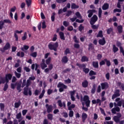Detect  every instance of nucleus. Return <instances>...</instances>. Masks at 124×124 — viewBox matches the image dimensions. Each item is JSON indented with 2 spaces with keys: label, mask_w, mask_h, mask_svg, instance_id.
I'll list each match as a JSON object with an SVG mask.
<instances>
[{
  "label": "nucleus",
  "mask_w": 124,
  "mask_h": 124,
  "mask_svg": "<svg viewBox=\"0 0 124 124\" xmlns=\"http://www.w3.org/2000/svg\"><path fill=\"white\" fill-rule=\"evenodd\" d=\"M115 102L117 103H114V107H117V106H119V107H123L124 108V100H121V98H117L115 99Z\"/></svg>",
  "instance_id": "2"
},
{
  "label": "nucleus",
  "mask_w": 124,
  "mask_h": 124,
  "mask_svg": "<svg viewBox=\"0 0 124 124\" xmlns=\"http://www.w3.org/2000/svg\"><path fill=\"white\" fill-rule=\"evenodd\" d=\"M27 5L29 7L31 4V0H26Z\"/></svg>",
  "instance_id": "44"
},
{
  "label": "nucleus",
  "mask_w": 124,
  "mask_h": 124,
  "mask_svg": "<svg viewBox=\"0 0 124 124\" xmlns=\"http://www.w3.org/2000/svg\"><path fill=\"white\" fill-rule=\"evenodd\" d=\"M40 65L42 69H45L47 67V64L45 63V60L42 59Z\"/></svg>",
  "instance_id": "12"
},
{
  "label": "nucleus",
  "mask_w": 124,
  "mask_h": 124,
  "mask_svg": "<svg viewBox=\"0 0 124 124\" xmlns=\"http://www.w3.org/2000/svg\"><path fill=\"white\" fill-rule=\"evenodd\" d=\"M117 30L119 33H122L123 32V26L122 25L118 26L117 27Z\"/></svg>",
  "instance_id": "29"
},
{
  "label": "nucleus",
  "mask_w": 124,
  "mask_h": 124,
  "mask_svg": "<svg viewBox=\"0 0 124 124\" xmlns=\"http://www.w3.org/2000/svg\"><path fill=\"white\" fill-rule=\"evenodd\" d=\"M70 50H69V48H66L64 52L65 55H67V54H70Z\"/></svg>",
  "instance_id": "58"
},
{
  "label": "nucleus",
  "mask_w": 124,
  "mask_h": 124,
  "mask_svg": "<svg viewBox=\"0 0 124 124\" xmlns=\"http://www.w3.org/2000/svg\"><path fill=\"white\" fill-rule=\"evenodd\" d=\"M42 29H46V22L45 21H44L42 22Z\"/></svg>",
  "instance_id": "59"
},
{
  "label": "nucleus",
  "mask_w": 124,
  "mask_h": 124,
  "mask_svg": "<svg viewBox=\"0 0 124 124\" xmlns=\"http://www.w3.org/2000/svg\"><path fill=\"white\" fill-rule=\"evenodd\" d=\"M15 75L16 78H17L18 79H20V78H21L20 73H18L16 71H15Z\"/></svg>",
  "instance_id": "30"
},
{
  "label": "nucleus",
  "mask_w": 124,
  "mask_h": 124,
  "mask_svg": "<svg viewBox=\"0 0 124 124\" xmlns=\"http://www.w3.org/2000/svg\"><path fill=\"white\" fill-rule=\"evenodd\" d=\"M103 32L102 31H100L97 35V37H103V34H102Z\"/></svg>",
  "instance_id": "37"
},
{
  "label": "nucleus",
  "mask_w": 124,
  "mask_h": 124,
  "mask_svg": "<svg viewBox=\"0 0 124 124\" xmlns=\"http://www.w3.org/2000/svg\"><path fill=\"white\" fill-rule=\"evenodd\" d=\"M57 87L59 88V92L60 93H62L64 91V89H67V86L64 85L62 82H59L57 85Z\"/></svg>",
  "instance_id": "4"
},
{
  "label": "nucleus",
  "mask_w": 124,
  "mask_h": 124,
  "mask_svg": "<svg viewBox=\"0 0 124 124\" xmlns=\"http://www.w3.org/2000/svg\"><path fill=\"white\" fill-rule=\"evenodd\" d=\"M6 23L7 24H11L12 22L10 19H4L3 21H0V30H2L3 28V26H4V23Z\"/></svg>",
  "instance_id": "5"
},
{
  "label": "nucleus",
  "mask_w": 124,
  "mask_h": 124,
  "mask_svg": "<svg viewBox=\"0 0 124 124\" xmlns=\"http://www.w3.org/2000/svg\"><path fill=\"white\" fill-rule=\"evenodd\" d=\"M67 0H56V1L58 2V3H63V2H65Z\"/></svg>",
  "instance_id": "45"
},
{
  "label": "nucleus",
  "mask_w": 124,
  "mask_h": 124,
  "mask_svg": "<svg viewBox=\"0 0 124 124\" xmlns=\"http://www.w3.org/2000/svg\"><path fill=\"white\" fill-rule=\"evenodd\" d=\"M28 91H29V87H27L26 86L24 87L23 92V94H24V95H28Z\"/></svg>",
  "instance_id": "25"
},
{
  "label": "nucleus",
  "mask_w": 124,
  "mask_h": 124,
  "mask_svg": "<svg viewBox=\"0 0 124 124\" xmlns=\"http://www.w3.org/2000/svg\"><path fill=\"white\" fill-rule=\"evenodd\" d=\"M101 86L102 90H105V89H107L108 87V83L107 82L101 83Z\"/></svg>",
  "instance_id": "15"
},
{
  "label": "nucleus",
  "mask_w": 124,
  "mask_h": 124,
  "mask_svg": "<svg viewBox=\"0 0 124 124\" xmlns=\"http://www.w3.org/2000/svg\"><path fill=\"white\" fill-rule=\"evenodd\" d=\"M120 90H116L114 93V94L112 96V99H115L116 97H118V96H120Z\"/></svg>",
  "instance_id": "11"
},
{
  "label": "nucleus",
  "mask_w": 124,
  "mask_h": 124,
  "mask_svg": "<svg viewBox=\"0 0 124 124\" xmlns=\"http://www.w3.org/2000/svg\"><path fill=\"white\" fill-rule=\"evenodd\" d=\"M71 7L72 9H77L79 8V6L76 5V4H75L74 3H72L71 4Z\"/></svg>",
  "instance_id": "23"
},
{
  "label": "nucleus",
  "mask_w": 124,
  "mask_h": 124,
  "mask_svg": "<svg viewBox=\"0 0 124 124\" xmlns=\"http://www.w3.org/2000/svg\"><path fill=\"white\" fill-rule=\"evenodd\" d=\"M12 78V75L8 74L6 75L5 78L0 77V84L7 83L9 82V80H11Z\"/></svg>",
  "instance_id": "1"
},
{
  "label": "nucleus",
  "mask_w": 124,
  "mask_h": 124,
  "mask_svg": "<svg viewBox=\"0 0 124 124\" xmlns=\"http://www.w3.org/2000/svg\"><path fill=\"white\" fill-rule=\"evenodd\" d=\"M120 110L121 109H120V108H119V107H116L111 109V112L112 114H116V112H120Z\"/></svg>",
  "instance_id": "13"
},
{
  "label": "nucleus",
  "mask_w": 124,
  "mask_h": 124,
  "mask_svg": "<svg viewBox=\"0 0 124 124\" xmlns=\"http://www.w3.org/2000/svg\"><path fill=\"white\" fill-rule=\"evenodd\" d=\"M58 105L60 107H63L65 108V102H63L62 103V100H59L58 101Z\"/></svg>",
  "instance_id": "17"
},
{
  "label": "nucleus",
  "mask_w": 124,
  "mask_h": 124,
  "mask_svg": "<svg viewBox=\"0 0 124 124\" xmlns=\"http://www.w3.org/2000/svg\"><path fill=\"white\" fill-rule=\"evenodd\" d=\"M21 101H19L18 102H16L15 103V108H19L21 106Z\"/></svg>",
  "instance_id": "28"
},
{
  "label": "nucleus",
  "mask_w": 124,
  "mask_h": 124,
  "mask_svg": "<svg viewBox=\"0 0 124 124\" xmlns=\"http://www.w3.org/2000/svg\"><path fill=\"white\" fill-rule=\"evenodd\" d=\"M31 81L30 79H27L26 87L29 88L31 86Z\"/></svg>",
  "instance_id": "41"
},
{
  "label": "nucleus",
  "mask_w": 124,
  "mask_h": 124,
  "mask_svg": "<svg viewBox=\"0 0 124 124\" xmlns=\"http://www.w3.org/2000/svg\"><path fill=\"white\" fill-rule=\"evenodd\" d=\"M31 57H33V58H36V56H37V52H33L31 54Z\"/></svg>",
  "instance_id": "46"
},
{
  "label": "nucleus",
  "mask_w": 124,
  "mask_h": 124,
  "mask_svg": "<svg viewBox=\"0 0 124 124\" xmlns=\"http://www.w3.org/2000/svg\"><path fill=\"white\" fill-rule=\"evenodd\" d=\"M16 118L18 120V122L20 123L21 120H23V117H22V113L21 112L18 113L16 116Z\"/></svg>",
  "instance_id": "16"
},
{
  "label": "nucleus",
  "mask_w": 124,
  "mask_h": 124,
  "mask_svg": "<svg viewBox=\"0 0 124 124\" xmlns=\"http://www.w3.org/2000/svg\"><path fill=\"white\" fill-rule=\"evenodd\" d=\"M51 62V57H49L46 60V64H49Z\"/></svg>",
  "instance_id": "61"
},
{
  "label": "nucleus",
  "mask_w": 124,
  "mask_h": 124,
  "mask_svg": "<svg viewBox=\"0 0 124 124\" xmlns=\"http://www.w3.org/2000/svg\"><path fill=\"white\" fill-rule=\"evenodd\" d=\"M87 13L89 14H88V17L89 18H91L93 15V14L92 13L91 11L90 10L88 11Z\"/></svg>",
  "instance_id": "50"
},
{
  "label": "nucleus",
  "mask_w": 124,
  "mask_h": 124,
  "mask_svg": "<svg viewBox=\"0 0 124 124\" xmlns=\"http://www.w3.org/2000/svg\"><path fill=\"white\" fill-rule=\"evenodd\" d=\"M22 84V79L20 80V82H16V90L18 91V93H21L22 89H21V85Z\"/></svg>",
  "instance_id": "10"
},
{
  "label": "nucleus",
  "mask_w": 124,
  "mask_h": 124,
  "mask_svg": "<svg viewBox=\"0 0 124 124\" xmlns=\"http://www.w3.org/2000/svg\"><path fill=\"white\" fill-rule=\"evenodd\" d=\"M49 121H48V120L47 119H44L43 121V124H48Z\"/></svg>",
  "instance_id": "64"
},
{
  "label": "nucleus",
  "mask_w": 124,
  "mask_h": 124,
  "mask_svg": "<svg viewBox=\"0 0 124 124\" xmlns=\"http://www.w3.org/2000/svg\"><path fill=\"white\" fill-rule=\"evenodd\" d=\"M56 15V14L55 13H53L52 14V16L51 17V21L52 22H54L55 21V16Z\"/></svg>",
  "instance_id": "53"
},
{
  "label": "nucleus",
  "mask_w": 124,
  "mask_h": 124,
  "mask_svg": "<svg viewBox=\"0 0 124 124\" xmlns=\"http://www.w3.org/2000/svg\"><path fill=\"white\" fill-rule=\"evenodd\" d=\"M88 85H89V82L87 80H84L82 83V86L83 88H87L88 87Z\"/></svg>",
  "instance_id": "22"
},
{
  "label": "nucleus",
  "mask_w": 124,
  "mask_h": 124,
  "mask_svg": "<svg viewBox=\"0 0 124 124\" xmlns=\"http://www.w3.org/2000/svg\"><path fill=\"white\" fill-rule=\"evenodd\" d=\"M83 71L86 74H88V73H89V72H90V69L85 67V69H83Z\"/></svg>",
  "instance_id": "43"
},
{
  "label": "nucleus",
  "mask_w": 124,
  "mask_h": 124,
  "mask_svg": "<svg viewBox=\"0 0 124 124\" xmlns=\"http://www.w3.org/2000/svg\"><path fill=\"white\" fill-rule=\"evenodd\" d=\"M76 65H77V66H78L80 69H83V70L85 69V67H86L87 66V64H79L78 63L76 64Z\"/></svg>",
  "instance_id": "14"
},
{
  "label": "nucleus",
  "mask_w": 124,
  "mask_h": 124,
  "mask_svg": "<svg viewBox=\"0 0 124 124\" xmlns=\"http://www.w3.org/2000/svg\"><path fill=\"white\" fill-rule=\"evenodd\" d=\"M120 52H121V53H122L123 56H124V48H123V47L120 46Z\"/></svg>",
  "instance_id": "63"
},
{
  "label": "nucleus",
  "mask_w": 124,
  "mask_h": 124,
  "mask_svg": "<svg viewBox=\"0 0 124 124\" xmlns=\"http://www.w3.org/2000/svg\"><path fill=\"white\" fill-rule=\"evenodd\" d=\"M101 14H102V10L101 8H99L98 9V17L101 18Z\"/></svg>",
  "instance_id": "38"
},
{
  "label": "nucleus",
  "mask_w": 124,
  "mask_h": 124,
  "mask_svg": "<svg viewBox=\"0 0 124 124\" xmlns=\"http://www.w3.org/2000/svg\"><path fill=\"white\" fill-rule=\"evenodd\" d=\"M7 89H8V84H7V83H6L4 85L3 91H4V92H5L6 91V90H7Z\"/></svg>",
  "instance_id": "60"
},
{
  "label": "nucleus",
  "mask_w": 124,
  "mask_h": 124,
  "mask_svg": "<svg viewBox=\"0 0 124 124\" xmlns=\"http://www.w3.org/2000/svg\"><path fill=\"white\" fill-rule=\"evenodd\" d=\"M64 81L65 83H66V84H70V83H71V80L69 78L64 80Z\"/></svg>",
  "instance_id": "57"
},
{
  "label": "nucleus",
  "mask_w": 124,
  "mask_h": 124,
  "mask_svg": "<svg viewBox=\"0 0 124 124\" xmlns=\"http://www.w3.org/2000/svg\"><path fill=\"white\" fill-rule=\"evenodd\" d=\"M87 118H88V115L86 113H83L82 114V120L83 123H85Z\"/></svg>",
  "instance_id": "18"
},
{
  "label": "nucleus",
  "mask_w": 124,
  "mask_h": 124,
  "mask_svg": "<svg viewBox=\"0 0 124 124\" xmlns=\"http://www.w3.org/2000/svg\"><path fill=\"white\" fill-rule=\"evenodd\" d=\"M41 92V90H36L34 92V94L36 95H38V94L40 93Z\"/></svg>",
  "instance_id": "49"
},
{
  "label": "nucleus",
  "mask_w": 124,
  "mask_h": 124,
  "mask_svg": "<svg viewBox=\"0 0 124 124\" xmlns=\"http://www.w3.org/2000/svg\"><path fill=\"white\" fill-rule=\"evenodd\" d=\"M75 108V105L72 104L71 106L68 107V110H71L72 108Z\"/></svg>",
  "instance_id": "56"
},
{
  "label": "nucleus",
  "mask_w": 124,
  "mask_h": 124,
  "mask_svg": "<svg viewBox=\"0 0 124 124\" xmlns=\"http://www.w3.org/2000/svg\"><path fill=\"white\" fill-rule=\"evenodd\" d=\"M59 35H60V38H61V39H62V40H65V38H64V34L63 33V32H60L59 33Z\"/></svg>",
  "instance_id": "31"
},
{
  "label": "nucleus",
  "mask_w": 124,
  "mask_h": 124,
  "mask_svg": "<svg viewBox=\"0 0 124 124\" xmlns=\"http://www.w3.org/2000/svg\"><path fill=\"white\" fill-rule=\"evenodd\" d=\"M92 64L95 68H98V62H93Z\"/></svg>",
  "instance_id": "26"
},
{
  "label": "nucleus",
  "mask_w": 124,
  "mask_h": 124,
  "mask_svg": "<svg viewBox=\"0 0 124 124\" xmlns=\"http://www.w3.org/2000/svg\"><path fill=\"white\" fill-rule=\"evenodd\" d=\"M8 49H10V44H9V43H7L4 47L3 48L0 49V51L1 52H2V53H4V51L6 50H8Z\"/></svg>",
  "instance_id": "9"
},
{
  "label": "nucleus",
  "mask_w": 124,
  "mask_h": 124,
  "mask_svg": "<svg viewBox=\"0 0 124 124\" xmlns=\"http://www.w3.org/2000/svg\"><path fill=\"white\" fill-rule=\"evenodd\" d=\"M118 87H121L123 91H124V84H122L121 82L117 83Z\"/></svg>",
  "instance_id": "34"
},
{
  "label": "nucleus",
  "mask_w": 124,
  "mask_h": 124,
  "mask_svg": "<svg viewBox=\"0 0 124 124\" xmlns=\"http://www.w3.org/2000/svg\"><path fill=\"white\" fill-rule=\"evenodd\" d=\"M106 43V41H105V38H103L102 39H100L99 41V44L100 45L103 46Z\"/></svg>",
  "instance_id": "20"
},
{
  "label": "nucleus",
  "mask_w": 124,
  "mask_h": 124,
  "mask_svg": "<svg viewBox=\"0 0 124 124\" xmlns=\"http://www.w3.org/2000/svg\"><path fill=\"white\" fill-rule=\"evenodd\" d=\"M81 62H88L89 59L86 56H83L81 60Z\"/></svg>",
  "instance_id": "35"
},
{
  "label": "nucleus",
  "mask_w": 124,
  "mask_h": 124,
  "mask_svg": "<svg viewBox=\"0 0 124 124\" xmlns=\"http://www.w3.org/2000/svg\"><path fill=\"white\" fill-rule=\"evenodd\" d=\"M25 86H27V80L25 79H23V82L22 83L21 87L24 88V87H25Z\"/></svg>",
  "instance_id": "39"
},
{
  "label": "nucleus",
  "mask_w": 124,
  "mask_h": 124,
  "mask_svg": "<svg viewBox=\"0 0 124 124\" xmlns=\"http://www.w3.org/2000/svg\"><path fill=\"white\" fill-rule=\"evenodd\" d=\"M83 101L85 102V104L87 107H90V104L91 103V101L90 100V97L89 96L86 95L83 97Z\"/></svg>",
  "instance_id": "6"
},
{
  "label": "nucleus",
  "mask_w": 124,
  "mask_h": 124,
  "mask_svg": "<svg viewBox=\"0 0 124 124\" xmlns=\"http://www.w3.org/2000/svg\"><path fill=\"white\" fill-rule=\"evenodd\" d=\"M117 116H114L113 117V121L115 122V123H119L120 122V118L122 117V114L120 113H117Z\"/></svg>",
  "instance_id": "7"
},
{
  "label": "nucleus",
  "mask_w": 124,
  "mask_h": 124,
  "mask_svg": "<svg viewBox=\"0 0 124 124\" xmlns=\"http://www.w3.org/2000/svg\"><path fill=\"white\" fill-rule=\"evenodd\" d=\"M29 48H30V46L25 45L23 46V47L21 48V50L24 52L25 50H28Z\"/></svg>",
  "instance_id": "40"
},
{
  "label": "nucleus",
  "mask_w": 124,
  "mask_h": 124,
  "mask_svg": "<svg viewBox=\"0 0 124 124\" xmlns=\"http://www.w3.org/2000/svg\"><path fill=\"white\" fill-rule=\"evenodd\" d=\"M48 47L49 50H53L56 52L58 47H59V43H58V42H56L53 44L52 43H50L48 45Z\"/></svg>",
  "instance_id": "3"
},
{
  "label": "nucleus",
  "mask_w": 124,
  "mask_h": 124,
  "mask_svg": "<svg viewBox=\"0 0 124 124\" xmlns=\"http://www.w3.org/2000/svg\"><path fill=\"white\" fill-rule=\"evenodd\" d=\"M74 40L76 43H79V39H77L76 36H74Z\"/></svg>",
  "instance_id": "55"
},
{
  "label": "nucleus",
  "mask_w": 124,
  "mask_h": 124,
  "mask_svg": "<svg viewBox=\"0 0 124 124\" xmlns=\"http://www.w3.org/2000/svg\"><path fill=\"white\" fill-rule=\"evenodd\" d=\"M44 93H45V90L43 89L41 93L40 94V95L39 96V98L40 99H41V98H42V97H43V96H44Z\"/></svg>",
  "instance_id": "33"
},
{
  "label": "nucleus",
  "mask_w": 124,
  "mask_h": 124,
  "mask_svg": "<svg viewBox=\"0 0 124 124\" xmlns=\"http://www.w3.org/2000/svg\"><path fill=\"white\" fill-rule=\"evenodd\" d=\"M112 51L114 53H117L119 51V48L115 45H113Z\"/></svg>",
  "instance_id": "27"
},
{
  "label": "nucleus",
  "mask_w": 124,
  "mask_h": 124,
  "mask_svg": "<svg viewBox=\"0 0 124 124\" xmlns=\"http://www.w3.org/2000/svg\"><path fill=\"white\" fill-rule=\"evenodd\" d=\"M98 19V18L96 15H94V16H93L91 18V19L90 21L91 25H94L95 24V22H96V21H97Z\"/></svg>",
  "instance_id": "8"
},
{
  "label": "nucleus",
  "mask_w": 124,
  "mask_h": 124,
  "mask_svg": "<svg viewBox=\"0 0 124 124\" xmlns=\"http://www.w3.org/2000/svg\"><path fill=\"white\" fill-rule=\"evenodd\" d=\"M0 108L1 111H3L4 110V104L0 103Z\"/></svg>",
  "instance_id": "47"
},
{
  "label": "nucleus",
  "mask_w": 124,
  "mask_h": 124,
  "mask_svg": "<svg viewBox=\"0 0 124 124\" xmlns=\"http://www.w3.org/2000/svg\"><path fill=\"white\" fill-rule=\"evenodd\" d=\"M102 8L103 10H107L109 8V4L106 3L102 6Z\"/></svg>",
  "instance_id": "19"
},
{
  "label": "nucleus",
  "mask_w": 124,
  "mask_h": 124,
  "mask_svg": "<svg viewBox=\"0 0 124 124\" xmlns=\"http://www.w3.org/2000/svg\"><path fill=\"white\" fill-rule=\"evenodd\" d=\"M63 25L65 26V27H67L69 25V22L66 21H64L63 22Z\"/></svg>",
  "instance_id": "54"
},
{
  "label": "nucleus",
  "mask_w": 124,
  "mask_h": 124,
  "mask_svg": "<svg viewBox=\"0 0 124 124\" xmlns=\"http://www.w3.org/2000/svg\"><path fill=\"white\" fill-rule=\"evenodd\" d=\"M27 32L24 33V35L22 37V40L23 41H25L27 39Z\"/></svg>",
  "instance_id": "52"
},
{
  "label": "nucleus",
  "mask_w": 124,
  "mask_h": 124,
  "mask_svg": "<svg viewBox=\"0 0 124 124\" xmlns=\"http://www.w3.org/2000/svg\"><path fill=\"white\" fill-rule=\"evenodd\" d=\"M75 14L78 18H79V19H82V16H81V14H80V13L79 12L76 13Z\"/></svg>",
  "instance_id": "42"
},
{
  "label": "nucleus",
  "mask_w": 124,
  "mask_h": 124,
  "mask_svg": "<svg viewBox=\"0 0 124 124\" xmlns=\"http://www.w3.org/2000/svg\"><path fill=\"white\" fill-rule=\"evenodd\" d=\"M113 12L116 13V12H119V13L122 12V10L121 9H115L113 10Z\"/></svg>",
  "instance_id": "62"
},
{
  "label": "nucleus",
  "mask_w": 124,
  "mask_h": 124,
  "mask_svg": "<svg viewBox=\"0 0 124 124\" xmlns=\"http://www.w3.org/2000/svg\"><path fill=\"white\" fill-rule=\"evenodd\" d=\"M53 111V106L51 105H49L47 108H46V111L48 113H51Z\"/></svg>",
  "instance_id": "21"
},
{
  "label": "nucleus",
  "mask_w": 124,
  "mask_h": 124,
  "mask_svg": "<svg viewBox=\"0 0 124 124\" xmlns=\"http://www.w3.org/2000/svg\"><path fill=\"white\" fill-rule=\"evenodd\" d=\"M89 75L92 76V75H96V73L94 71L91 70L89 73Z\"/></svg>",
  "instance_id": "51"
},
{
  "label": "nucleus",
  "mask_w": 124,
  "mask_h": 124,
  "mask_svg": "<svg viewBox=\"0 0 124 124\" xmlns=\"http://www.w3.org/2000/svg\"><path fill=\"white\" fill-rule=\"evenodd\" d=\"M47 117L48 120H49L50 121H52V120H53V114H52L51 113H49L47 115Z\"/></svg>",
  "instance_id": "36"
},
{
  "label": "nucleus",
  "mask_w": 124,
  "mask_h": 124,
  "mask_svg": "<svg viewBox=\"0 0 124 124\" xmlns=\"http://www.w3.org/2000/svg\"><path fill=\"white\" fill-rule=\"evenodd\" d=\"M74 112L72 110H70L69 113V116L70 118H72L73 117Z\"/></svg>",
  "instance_id": "48"
},
{
  "label": "nucleus",
  "mask_w": 124,
  "mask_h": 124,
  "mask_svg": "<svg viewBox=\"0 0 124 124\" xmlns=\"http://www.w3.org/2000/svg\"><path fill=\"white\" fill-rule=\"evenodd\" d=\"M113 29L112 27H110V28L107 29V32L108 34H110V33H111L113 31Z\"/></svg>",
  "instance_id": "32"
},
{
  "label": "nucleus",
  "mask_w": 124,
  "mask_h": 124,
  "mask_svg": "<svg viewBox=\"0 0 124 124\" xmlns=\"http://www.w3.org/2000/svg\"><path fill=\"white\" fill-rule=\"evenodd\" d=\"M62 62L64 63H66L67 62H68V59L67 58V57L64 56L62 59Z\"/></svg>",
  "instance_id": "24"
}]
</instances>
